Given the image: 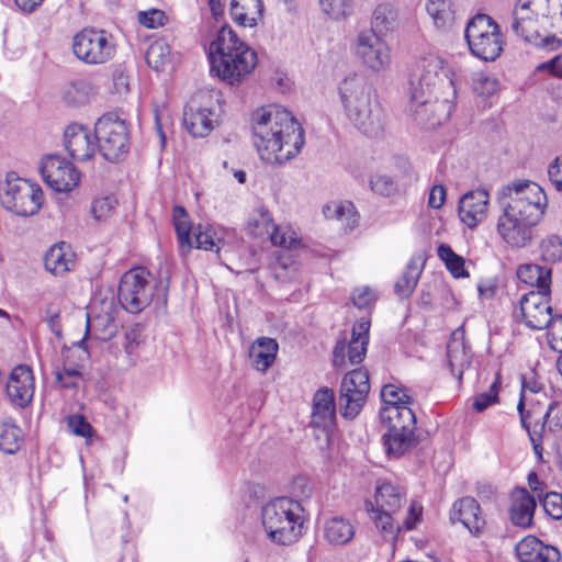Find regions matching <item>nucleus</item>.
Returning <instances> with one entry per match:
<instances>
[{"label": "nucleus", "instance_id": "f257e3e1", "mask_svg": "<svg viewBox=\"0 0 562 562\" xmlns=\"http://www.w3.org/2000/svg\"><path fill=\"white\" fill-rule=\"evenodd\" d=\"M508 200L503 203L497 218L496 233L510 249L530 246L537 236L548 207L544 190L536 182L515 181L505 188Z\"/></svg>", "mask_w": 562, "mask_h": 562}, {"label": "nucleus", "instance_id": "f03ea898", "mask_svg": "<svg viewBox=\"0 0 562 562\" xmlns=\"http://www.w3.org/2000/svg\"><path fill=\"white\" fill-rule=\"evenodd\" d=\"M453 77L440 57L423 60L419 76L409 81V111L417 123L436 127L450 117L457 99Z\"/></svg>", "mask_w": 562, "mask_h": 562}, {"label": "nucleus", "instance_id": "7ed1b4c3", "mask_svg": "<svg viewBox=\"0 0 562 562\" xmlns=\"http://www.w3.org/2000/svg\"><path fill=\"white\" fill-rule=\"evenodd\" d=\"M254 145L269 165L294 158L305 144L304 131L290 111L278 104L256 110L251 115Z\"/></svg>", "mask_w": 562, "mask_h": 562}, {"label": "nucleus", "instance_id": "20e7f679", "mask_svg": "<svg viewBox=\"0 0 562 562\" xmlns=\"http://www.w3.org/2000/svg\"><path fill=\"white\" fill-rule=\"evenodd\" d=\"M406 502V490L390 480L378 481L373 499L366 501L370 520L385 539H395L402 529L413 530L420 521L423 507L413 501L403 522H400L398 515Z\"/></svg>", "mask_w": 562, "mask_h": 562}, {"label": "nucleus", "instance_id": "39448f33", "mask_svg": "<svg viewBox=\"0 0 562 562\" xmlns=\"http://www.w3.org/2000/svg\"><path fill=\"white\" fill-rule=\"evenodd\" d=\"M338 93L344 114L356 130L368 136L382 131V110L375 89L364 74H348L340 81Z\"/></svg>", "mask_w": 562, "mask_h": 562}, {"label": "nucleus", "instance_id": "423d86ee", "mask_svg": "<svg viewBox=\"0 0 562 562\" xmlns=\"http://www.w3.org/2000/svg\"><path fill=\"white\" fill-rule=\"evenodd\" d=\"M210 71L231 86L243 82L257 65V54L228 26H223L209 49Z\"/></svg>", "mask_w": 562, "mask_h": 562}, {"label": "nucleus", "instance_id": "0eeeda50", "mask_svg": "<svg viewBox=\"0 0 562 562\" xmlns=\"http://www.w3.org/2000/svg\"><path fill=\"white\" fill-rule=\"evenodd\" d=\"M306 521L302 504L291 497H276L261 508V524L267 538L278 546H290L304 533Z\"/></svg>", "mask_w": 562, "mask_h": 562}, {"label": "nucleus", "instance_id": "6e6552de", "mask_svg": "<svg viewBox=\"0 0 562 562\" xmlns=\"http://www.w3.org/2000/svg\"><path fill=\"white\" fill-rule=\"evenodd\" d=\"M44 193L42 188L15 172L7 173L0 180V203L9 212L29 217L35 215L42 207Z\"/></svg>", "mask_w": 562, "mask_h": 562}, {"label": "nucleus", "instance_id": "1a4fd4ad", "mask_svg": "<svg viewBox=\"0 0 562 562\" xmlns=\"http://www.w3.org/2000/svg\"><path fill=\"white\" fill-rule=\"evenodd\" d=\"M464 37L471 54L485 61H494L503 50L498 24L487 14L477 13L467 23Z\"/></svg>", "mask_w": 562, "mask_h": 562}, {"label": "nucleus", "instance_id": "9d476101", "mask_svg": "<svg viewBox=\"0 0 562 562\" xmlns=\"http://www.w3.org/2000/svg\"><path fill=\"white\" fill-rule=\"evenodd\" d=\"M532 0H518L513 11L512 29L514 33L526 42L533 43L547 49H555L561 45L557 34H550L544 26L539 9L531 3Z\"/></svg>", "mask_w": 562, "mask_h": 562}, {"label": "nucleus", "instance_id": "9b49d317", "mask_svg": "<svg viewBox=\"0 0 562 562\" xmlns=\"http://www.w3.org/2000/svg\"><path fill=\"white\" fill-rule=\"evenodd\" d=\"M128 135L126 121L116 113H106L95 122L98 151L108 161H117L127 154Z\"/></svg>", "mask_w": 562, "mask_h": 562}, {"label": "nucleus", "instance_id": "f8f14e48", "mask_svg": "<svg viewBox=\"0 0 562 562\" xmlns=\"http://www.w3.org/2000/svg\"><path fill=\"white\" fill-rule=\"evenodd\" d=\"M155 283L151 274L143 267L126 271L119 284L117 299L121 306L132 314L147 307L154 297Z\"/></svg>", "mask_w": 562, "mask_h": 562}, {"label": "nucleus", "instance_id": "ddd939ff", "mask_svg": "<svg viewBox=\"0 0 562 562\" xmlns=\"http://www.w3.org/2000/svg\"><path fill=\"white\" fill-rule=\"evenodd\" d=\"M221 106L209 92L194 94L183 111V124L193 137H205L217 126Z\"/></svg>", "mask_w": 562, "mask_h": 562}, {"label": "nucleus", "instance_id": "4468645a", "mask_svg": "<svg viewBox=\"0 0 562 562\" xmlns=\"http://www.w3.org/2000/svg\"><path fill=\"white\" fill-rule=\"evenodd\" d=\"M75 56L88 65L109 61L115 53L112 35L103 30L86 27L72 38Z\"/></svg>", "mask_w": 562, "mask_h": 562}, {"label": "nucleus", "instance_id": "2eb2a0df", "mask_svg": "<svg viewBox=\"0 0 562 562\" xmlns=\"http://www.w3.org/2000/svg\"><path fill=\"white\" fill-rule=\"evenodd\" d=\"M387 427L384 434V446L389 454L402 456L414 443L416 417L413 411H386L381 420Z\"/></svg>", "mask_w": 562, "mask_h": 562}, {"label": "nucleus", "instance_id": "dca6fc26", "mask_svg": "<svg viewBox=\"0 0 562 562\" xmlns=\"http://www.w3.org/2000/svg\"><path fill=\"white\" fill-rule=\"evenodd\" d=\"M351 50L361 65L372 72L386 71L391 67V49L387 43L373 31L358 32Z\"/></svg>", "mask_w": 562, "mask_h": 562}, {"label": "nucleus", "instance_id": "f3484780", "mask_svg": "<svg viewBox=\"0 0 562 562\" xmlns=\"http://www.w3.org/2000/svg\"><path fill=\"white\" fill-rule=\"evenodd\" d=\"M370 391L369 373L364 369L349 371L340 384L338 406L341 416L353 419L361 412Z\"/></svg>", "mask_w": 562, "mask_h": 562}, {"label": "nucleus", "instance_id": "a211bd4d", "mask_svg": "<svg viewBox=\"0 0 562 562\" xmlns=\"http://www.w3.org/2000/svg\"><path fill=\"white\" fill-rule=\"evenodd\" d=\"M40 171L45 183L56 192H69L80 181V172L74 164L56 154L42 158Z\"/></svg>", "mask_w": 562, "mask_h": 562}, {"label": "nucleus", "instance_id": "6ab92c4d", "mask_svg": "<svg viewBox=\"0 0 562 562\" xmlns=\"http://www.w3.org/2000/svg\"><path fill=\"white\" fill-rule=\"evenodd\" d=\"M369 321L361 319L352 328L350 340L337 341L333 351V363L337 369L346 370L348 366L362 362L369 344Z\"/></svg>", "mask_w": 562, "mask_h": 562}, {"label": "nucleus", "instance_id": "aec40b11", "mask_svg": "<svg viewBox=\"0 0 562 562\" xmlns=\"http://www.w3.org/2000/svg\"><path fill=\"white\" fill-rule=\"evenodd\" d=\"M549 291H530L522 295L519 301V310L524 324L536 330L546 329L550 326L554 315L549 303Z\"/></svg>", "mask_w": 562, "mask_h": 562}, {"label": "nucleus", "instance_id": "412c9836", "mask_svg": "<svg viewBox=\"0 0 562 562\" xmlns=\"http://www.w3.org/2000/svg\"><path fill=\"white\" fill-rule=\"evenodd\" d=\"M65 148L68 154L78 161L91 159L98 151V139L95 130L81 124H70L64 133Z\"/></svg>", "mask_w": 562, "mask_h": 562}, {"label": "nucleus", "instance_id": "4be33fe9", "mask_svg": "<svg viewBox=\"0 0 562 562\" xmlns=\"http://www.w3.org/2000/svg\"><path fill=\"white\" fill-rule=\"evenodd\" d=\"M490 193L486 189L467 192L460 198L458 214L460 221L469 228L476 227L487 214Z\"/></svg>", "mask_w": 562, "mask_h": 562}, {"label": "nucleus", "instance_id": "5701e85b", "mask_svg": "<svg viewBox=\"0 0 562 562\" xmlns=\"http://www.w3.org/2000/svg\"><path fill=\"white\" fill-rule=\"evenodd\" d=\"M450 520L453 524L461 522L474 537H479L485 527V518L480 504L469 496L453 503L450 510Z\"/></svg>", "mask_w": 562, "mask_h": 562}, {"label": "nucleus", "instance_id": "b1692460", "mask_svg": "<svg viewBox=\"0 0 562 562\" xmlns=\"http://www.w3.org/2000/svg\"><path fill=\"white\" fill-rule=\"evenodd\" d=\"M10 401L20 407H25L34 395V378L30 367L20 364L15 367L5 385Z\"/></svg>", "mask_w": 562, "mask_h": 562}, {"label": "nucleus", "instance_id": "393cba45", "mask_svg": "<svg viewBox=\"0 0 562 562\" xmlns=\"http://www.w3.org/2000/svg\"><path fill=\"white\" fill-rule=\"evenodd\" d=\"M336 408L334 393L329 389L318 390L313 397L311 424L326 435L335 427Z\"/></svg>", "mask_w": 562, "mask_h": 562}, {"label": "nucleus", "instance_id": "a878e982", "mask_svg": "<svg viewBox=\"0 0 562 562\" xmlns=\"http://www.w3.org/2000/svg\"><path fill=\"white\" fill-rule=\"evenodd\" d=\"M116 331L117 325L114 317L109 312L94 315L93 311L91 310L87 314L86 336L80 341H78L76 346L81 348L86 353V357H88L89 345L86 340L88 335L97 340L106 341L114 337Z\"/></svg>", "mask_w": 562, "mask_h": 562}, {"label": "nucleus", "instance_id": "bb28decb", "mask_svg": "<svg viewBox=\"0 0 562 562\" xmlns=\"http://www.w3.org/2000/svg\"><path fill=\"white\" fill-rule=\"evenodd\" d=\"M516 554L520 562H559L560 552L544 544L535 536L525 537L516 544Z\"/></svg>", "mask_w": 562, "mask_h": 562}, {"label": "nucleus", "instance_id": "cd10ccee", "mask_svg": "<svg viewBox=\"0 0 562 562\" xmlns=\"http://www.w3.org/2000/svg\"><path fill=\"white\" fill-rule=\"evenodd\" d=\"M447 358L451 374L461 381L464 370L471 363V350L464 340V331L461 328L454 330L447 345Z\"/></svg>", "mask_w": 562, "mask_h": 562}, {"label": "nucleus", "instance_id": "c85d7f7f", "mask_svg": "<svg viewBox=\"0 0 562 562\" xmlns=\"http://www.w3.org/2000/svg\"><path fill=\"white\" fill-rule=\"evenodd\" d=\"M536 507L535 497L525 487H516L512 493L509 509L512 522L521 528L530 527Z\"/></svg>", "mask_w": 562, "mask_h": 562}, {"label": "nucleus", "instance_id": "c756f323", "mask_svg": "<svg viewBox=\"0 0 562 562\" xmlns=\"http://www.w3.org/2000/svg\"><path fill=\"white\" fill-rule=\"evenodd\" d=\"M45 269L54 276H64L76 266V255L69 244L60 241L53 245L44 256Z\"/></svg>", "mask_w": 562, "mask_h": 562}, {"label": "nucleus", "instance_id": "7c9ffc66", "mask_svg": "<svg viewBox=\"0 0 562 562\" xmlns=\"http://www.w3.org/2000/svg\"><path fill=\"white\" fill-rule=\"evenodd\" d=\"M279 345L276 339L270 337L257 338L249 350V357L252 367L261 372H266L276 361Z\"/></svg>", "mask_w": 562, "mask_h": 562}, {"label": "nucleus", "instance_id": "2f4dec72", "mask_svg": "<svg viewBox=\"0 0 562 562\" xmlns=\"http://www.w3.org/2000/svg\"><path fill=\"white\" fill-rule=\"evenodd\" d=\"M555 409H557L555 403H551L542 417L543 420L542 422L538 420L533 425H531V423L528 422V419L530 417V413L525 411V404H524L522 397L520 398V401L517 405V411L520 416L521 425L527 430L530 441H531L532 447L536 452H538V448L540 447L542 434H543L546 427L548 426L549 429L552 430L553 419H551V415L553 414V412Z\"/></svg>", "mask_w": 562, "mask_h": 562}, {"label": "nucleus", "instance_id": "473e14b6", "mask_svg": "<svg viewBox=\"0 0 562 562\" xmlns=\"http://www.w3.org/2000/svg\"><path fill=\"white\" fill-rule=\"evenodd\" d=\"M353 524L341 516H333L324 521L323 536L331 546H344L355 536Z\"/></svg>", "mask_w": 562, "mask_h": 562}, {"label": "nucleus", "instance_id": "72a5a7b5", "mask_svg": "<svg viewBox=\"0 0 562 562\" xmlns=\"http://www.w3.org/2000/svg\"><path fill=\"white\" fill-rule=\"evenodd\" d=\"M231 16L241 26H255L262 16L260 0H232Z\"/></svg>", "mask_w": 562, "mask_h": 562}, {"label": "nucleus", "instance_id": "f704fd0d", "mask_svg": "<svg viewBox=\"0 0 562 562\" xmlns=\"http://www.w3.org/2000/svg\"><path fill=\"white\" fill-rule=\"evenodd\" d=\"M424 268L422 257H413L405 267L403 274L394 284V291L401 299H407L414 292Z\"/></svg>", "mask_w": 562, "mask_h": 562}, {"label": "nucleus", "instance_id": "c9c22d12", "mask_svg": "<svg viewBox=\"0 0 562 562\" xmlns=\"http://www.w3.org/2000/svg\"><path fill=\"white\" fill-rule=\"evenodd\" d=\"M398 26L397 11L390 3H380L375 7L371 19V29L379 36L394 32Z\"/></svg>", "mask_w": 562, "mask_h": 562}, {"label": "nucleus", "instance_id": "e433bc0d", "mask_svg": "<svg viewBox=\"0 0 562 562\" xmlns=\"http://www.w3.org/2000/svg\"><path fill=\"white\" fill-rule=\"evenodd\" d=\"M323 214L327 220H335L345 229H352L358 224V213L349 201H333L324 205Z\"/></svg>", "mask_w": 562, "mask_h": 562}, {"label": "nucleus", "instance_id": "4c0bfd02", "mask_svg": "<svg viewBox=\"0 0 562 562\" xmlns=\"http://www.w3.org/2000/svg\"><path fill=\"white\" fill-rule=\"evenodd\" d=\"M531 3L540 10L544 26L552 30L562 43V0H532Z\"/></svg>", "mask_w": 562, "mask_h": 562}, {"label": "nucleus", "instance_id": "58836bf2", "mask_svg": "<svg viewBox=\"0 0 562 562\" xmlns=\"http://www.w3.org/2000/svg\"><path fill=\"white\" fill-rule=\"evenodd\" d=\"M517 278L531 286H536V291H549L551 284V269L539 265H521L517 269Z\"/></svg>", "mask_w": 562, "mask_h": 562}, {"label": "nucleus", "instance_id": "ea45409f", "mask_svg": "<svg viewBox=\"0 0 562 562\" xmlns=\"http://www.w3.org/2000/svg\"><path fill=\"white\" fill-rule=\"evenodd\" d=\"M93 94L92 85L85 79H76L61 89V99L68 105L80 106L89 102Z\"/></svg>", "mask_w": 562, "mask_h": 562}, {"label": "nucleus", "instance_id": "a19ab883", "mask_svg": "<svg viewBox=\"0 0 562 562\" xmlns=\"http://www.w3.org/2000/svg\"><path fill=\"white\" fill-rule=\"evenodd\" d=\"M381 398L384 404V406L380 411L381 420H383L384 413H386V411L389 409L391 411V408L397 412L412 411V408L409 407V404L412 402L411 397L403 389L394 384H386L382 387Z\"/></svg>", "mask_w": 562, "mask_h": 562}, {"label": "nucleus", "instance_id": "79ce46f5", "mask_svg": "<svg viewBox=\"0 0 562 562\" xmlns=\"http://www.w3.org/2000/svg\"><path fill=\"white\" fill-rule=\"evenodd\" d=\"M226 231L222 227L199 225L194 231L196 248L218 252L224 244Z\"/></svg>", "mask_w": 562, "mask_h": 562}, {"label": "nucleus", "instance_id": "37998d69", "mask_svg": "<svg viewBox=\"0 0 562 562\" xmlns=\"http://www.w3.org/2000/svg\"><path fill=\"white\" fill-rule=\"evenodd\" d=\"M172 220L180 251L182 255H186L192 248L191 225L186 209L180 205L175 206L172 211Z\"/></svg>", "mask_w": 562, "mask_h": 562}, {"label": "nucleus", "instance_id": "c03bdc74", "mask_svg": "<svg viewBox=\"0 0 562 562\" xmlns=\"http://www.w3.org/2000/svg\"><path fill=\"white\" fill-rule=\"evenodd\" d=\"M23 440L21 428L11 419L0 423V450L7 454L19 451Z\"/></svg>", "mask_w": 562, "mask_h": 562}, {"label": "nucleus", "instance_id": "a18cd8bd", "mask_svg": "<svg viewBox=\"0 0 562 562\" xmlns=\"http://www.w3.org/2000/svg\"><path fill=\"white\" fill-rule=\"evenodd\" d=\"M276 260L271 265V272L276 280L280 282H292L296 279L299 272V265L284 250L276 252Z\"/></svg>", "mask_w": 562, "mask_h": 562}, {"label": "nucleus", "instance_id": "49530a36", "mask_svg": "<svg viewBox=\"0 0 562 562\" xmlns=\"http://www.w3.org/2000/svg\"><path fill=\"white\" fill-rule=\"evenodd\" d=\"M274 227L270 213L263 206L258 207L248 221V231L257 238H269Z\"/></svg>", "mask_w": 562, "mask_h": 562}, {"label": "nucleus", "instance_id": "de8ad7c7", "mask_svg": "<svg viewBox=\"0 0 562 562\" xmlns=\"http://www.w3.org/2000/svg\"><path fill=\"white\" fill-rule=\"evenodd\" d=\"M321 11L336 22L346 21L353 14V0H318Z\"/></svg>", "mask_w": 562, "mask_h": 562}, {"label": "nucleus", "instance_id": "09e8293b", "mask_svg": "<svg viewBox=\"0 0 562 562\" xmlns=\"http://www.w3.org/2000/svg\"><path fill=\"white\" fill-rule=\"evenodd\" d=\"M438 257L443 261L447 270L457 279L468 277L464 259L453 251L448 244H440L437 248Z\"/></svg>", "mask_w": 562, "mask_h": 562}, {"label": "nucleus", "instance_id": "8fccbe9b", "mask_svg": "<svg viewBox=\"0 0 562 562\" xmlns=\"http://www.w3.org/2000/svg\"><path fill=\"white\" fill-rule=\"evenodd\" d=\"M426 10L438 27H446L453 22L450 0H428Z\"/></svg>", "mask_w": 562, "mask_h": 562}, {"label": "nucleus", "instance_id": "3c124183", "mask_svg": "<svg viewBox=\"0 0 562 562\" xmlns=\"http://www.w3.org/2000/svg\"><path fill=\"white\" fill-rule=\"evenodd\" d=\"M540 252L543 261L555 263L562 260V236L550 234L540 243Z\"/></svg>", "mask_w": 562, "mask_h": 562}, {"label": "nucleus", "instance_id": "603ef678", "mask_svg": "<svg viewBox=\"0 0 562 562\" xmlns=\"http://www.w3.org/2000/svg\"><path fill=\"white\" fill-rule=\"evenodd\" d=\"M170 58V48L164 41L151 43L146 53V61L149 67L159 71Z\"/></svg>", "mask_w": 562, "mask_h": 562}, {"label": "nucleus", "instance_id": "864d4df0", "mask_svg": "<svg viewBox=\"0 0 562 562\" xmlns=\"http://www.w3.org/2000/svg\"><path fill=\"white\" fill-rule=\"evenodd\" d=\"M472 88L477 95L488 97L498 89V81L487 72L477 71L472 75Z\"/></svg>", "mask_w": 562, "mask_h": 562}, {"label": "nucleus", "instance_id": "5fc2aeb1", "mask_svg": "<svg viewBox=\"0 0 562 562\" xmlns=\"http://www.w3.org/2000/svg\"><path fill=\"white\" fill-rule=\"evenodd\" d=\"M499 389H501V380H499V373H497L495 380L492 382L488 390L477 394L473 398V405H472L473 408L477 413H482L486 408H488L491 405L495 404L498 401Z\"/></svg>", "mask_w": 562, "mask_h": 562}, {"label": "nucleus", "instance_id": "6e6d98bb", "mask_svg": "<svg viewBox=\"0 0 562 562\" xmlns=\"http://www.w3.org/2000/svg\"><path fill=\"white\" fill-rule=\"evenodd\" d=\"M117 206V200L114 195L98 196L91 205V213L97 221L109 218Z\"/></svg>", "mask_w": 562, "mask_h": 562}, {"label": "nucleus", "instance_id": "4d7b16f0", "mask_svg": "<svg viewBox=\"0 0 562 562\" xmlns=\"http://www.w3.org/2000/svg\"><path fill=\"white\" fill-rule=\"evenodd\" d=\"M269 239L273 246H278L284 250L294 247L299 243L294 231L288 226L280 225H276L273 231H271Z\"/></svg>", "mask_w": 562, "mask_h": 562}, {"label": "nucleus", "instance_id": "13d9d810", "mask_svg": "<svg viewBox=\"0 0 562 562\" xmlns=\"http://www.w3.org/2000/svg\"><path fill=\"white\" fill-rule=\"evenodd\" d=\"M539 499L548 516L555 520L562 518V495L560 493L549 492Z\"/></svg>", "mask_w": 562, "mask_h": 562}, {"label": "nucleus", "instance_id": "bf43d9fd", "mask_svg": "<svg viewBox=\"0 0 562 562\" xmlns=\"http://www.w3.org/2000/svg\"><path fill=\"white\" fill-rule=\"evenodd\" d=\"M68 427L70 431L79 437L90 438L93 434V428L90 423L82 415H71L68 417Z\"/></svg>", "mask_w": 562, "mask_h": 562}, {"label": "nucleus", "instance_id": "052dcab7", "mask_svg": "<svg viewBox=\"0 0 562 562\" xmlns=\"http://www.w3.org/2000/svg\"><path fill=\"white\" fill-rule=\"evenodd\" d=\"M164 19V12L157 9L140 11L138 13V22L148 29H155L162 25Z\"/></svg>", "mask_w": 562, "mask_h": 562}, {"label": "nucleus", "instance_id": "680f3d73", "mask_svg": "<svg viewBox=\"0 0 562 562\" xmlns=\"http://www.w3.org/2000/svg\"><path fill=\"white\" fill-rule=\"evenodd\" d=\"M143 341L142 329L138 326L132 327L125 333L124 349L127 355L132 356Z\"/></svg>", "mask_w": 562, "mask_h": 562}, {"label": "nucleus", "instance_id": "e2e57ef3", "mask_svg": "<svg viewBox=\"0 0 562 562\" xmlns=\"http://www.w3.org/2000/svg\"><path fill=\"white\" fill-rule=\"evenodd\" d=\"M371 189L381 195H389L394 189L395 184L392 177L382 175L376 176L370 180Z\"/></svg>", "mask_w": 562, "mask_h": 562}, {"label": "nucleus", "instance_id": "0e129e2a", "mask_svg": "<svg viewBox=\"0 0 562 562\" xmlns=\"http://www.w3.org/2000/svg\"><path fill=\"white\" fill-rule=\"evenodd\" d=\"M548 177L552 187L557 191L562 192V155L549 165Z\"/></svg>", "mask_w": 562, "mask_h": 562}, {"label": "nucleus", "instance_id": "69168bd1", "mask_svg": "<svg viewBox=\"0 0 562 562\" xmlns=\"http://www.w3.org/2000/svg\"><path fill=\"white\" fill-rule=\"evenodd\" d=\"M374 301V293L373 291L368 288H358L353 291L352 294V302L353 305L360 310L367 308L371 305V303Z\"/></svg>", "mask_w": 562, "mask_h": 562}, {"label": "nucleus", "instance_id": "338daca9", "mask_svg": "<svg viewBox=\"0 0 562 562\" xmlns=\"http://www.w3.org/2000/svg\"><path fill=\"white\" fill-rule=\"evenodd\" d=\"M446 201V189L441 184H436L431 188L428 198V204L432 209H440Z\"/></svg>", "mask_w": 562, "mask_h": 562}, {"label": "nucleus", "instance_id": "774afa93", "mask_svg": "<svg viewBox=\"0 0 562 562\" xmlns=\"http://www.w3.org/2000/svg\"><path fill=\"white\" fill-rule=\"evenodd\" d=\"M546 329L549 330V335L553 340L562 341V315H554L550 326H548Z\"/></svg>", "mask_w": 562, "mask_h": 562}]
</instances>
